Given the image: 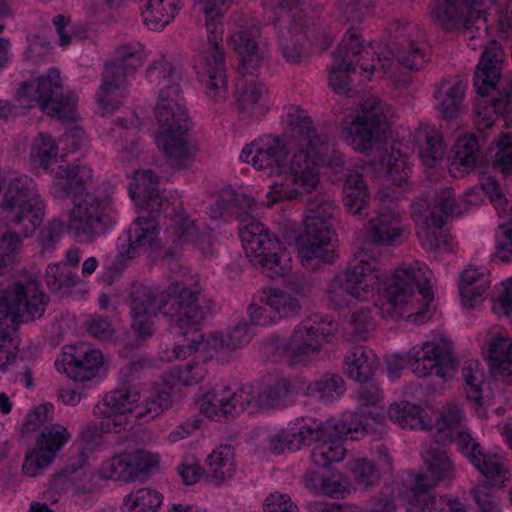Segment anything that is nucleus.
I'll return each instance as SVG.
<instances>
[{
    "label": "nucleus",
    "mask_w": 512,
    "mask_h": 512,
    "mask_svg": "<svg viewBox=\"0 0 512 512\" xmlns=\"http://www.w3.org/2000/svg\"><path fill=\"white\" fill-rule=\"evenodd\" d=\"M199 292L190 290L182 280H174L162 293L157 294L152 288L138 284L131 291V327L139 339L145 340L153 334L152 318L159 311L170 319L179 333L189 339L190 350L201 351L204 359H215L225 364L233 359V352L227 343L223 331H215L206 337L199 332V326L205 312L198 305Z\"/></svg>",
    "instance_id": "nucleus-1"
},
{
    "label": "nucleus",
    "mask_w": 512,
    "mask_h": 512,
    "mask_svg": "<svg viewBox=\"0 0 512 512\" xmlns=\"http://www.w3.org/2000/svg\"><path fill=\"white\" fill-rule=\"evenodd\" d=\"M277 33L279 49L286 61L298 64L308 58V44L327 48L332 36L316 15L306 13L307 0H262Z\"/></svg>",
    "instance_id": "nucleus-2"
},
{
    "label": "nucleus",
    "mask_w": 512,
    "mask_h": 512,
    "mask_svg": "<svg viewBox=\"0 0 512 512\" xmlns=\"http://www.w3.org/2000/svg\"><path fill=\"white\" fill-rule=\"evenodd\" d=\"M48 297L36 281H17L0 291V367L16 359L18 325L42 317Z\"/></svg>",
    "instance_id": "nucleus-3"
},
{
    "label": "nucleus",
    "mask_w": 512,
    "mask_h": 512,
    "mask_svg": "<svg viewBox=\"0 0 512 512\" xmlns=\"http://www.w3.org/2000/svg\"><path fill=\"white\" fill-rule=\"evenodd\" d=\"M260 31L256 26L240 28L234 32L228 44L239 57L238 71L241 77L236 83L235 97L241 113L247 116H263L268 111L264 84L254 79V71L264 58L263 47L257 38Z\"/></svg>",
    "instance_id": "nucleus-4"
},
{
    "label": "nucleus",
    "mask_w": 512,
    "mask_h": 512,
    "mask_svg": "<svg viewBox=\"0 0 512 512\" xmlns=\"http://www.w3.org/2000/svg\"><path fill=\"white\" fill-rule=\"evenodd\" d=\"M234 0H197L194 11L203 15L207 32V47L202 51L203 65L198 78L205 93L214 101L224 99L227 94L226 63L223 47V15L225 4Z\"/></svg>",
    "instance_id": "nucleus-5"
},
{
    "label": "nucleus",
    "mask_w": 512,
    "mask_h": 512,
    "mask_svg": "<svg viewBox=\"0 0 512 512\" xmlns=\"http://www.w3.org/2000/svg\"><path fill=\"white\" fill-rule=\"evenodd\" d=\"M376 0H338L335 5L338 17L344 23L352 26L361 23L369 14L370 8ZM357 32L350 27L343 36L338 49L333 53V64L329 72V84L338 94H348L351 91L349 73L353 69V60L349 59L350 52L353 56L360 53Z\"/></svg>",
    "instance_id": "nucleus-6"
},
{
    "label": "nucleus",
    "mask_w": 512,
    "mask_h": 512,
    "mask_svg": "<svg viewBox=\"0 0 512 512\" xmlns=\"http://www.w3.org/2000/svg\"><path fill=\"white\" fill-rule=\"evenodd\" d=\"M432 271L422 262L414 261L408 266L397 268L388 278L380 296L377 309L383 318L397 319L402 316L405 307L415 290L418 289L427 302L433 300L430 280Z\"/></svg>",
    "instance_id": "nucleus-7"
},
{
    "label": "nucleus",
    "mask_w": 512,
    "mask_h": 512,
    "mask_svg": "<svg viewBox=\"0 0 512 512\" xmlns=\"http://www.w3.org/2000/svg\"><path fill=\"white\" fill-rule=\"evenodd\" d=\"M143 46L123 44L114 51V58L104 62L98 87V115L113 114L123 103L127 79L142 65Z\"/></svg>",
    "instance_id": "nucleus-8"
},
{
    "label": "nucleus",
    "mask_w": 512,
    "mask_h": 512,
    "mask_svg": "<svg viewBox=\"0 0 512 512\" xmlns=\"http://www.w3.org/2000/svg\"><path fill=\"white\" fill-rule=\"evenodd\" d=\"M409 364L417 377L434 375L440 378L450 376L458 366L452 342L445 337L415 345L405 356H392L387 361L389 377L396 379Z\"/></svg>",
    "instance_id": "nucleus-9"
},
{
    "label": "nucleus",
    "mask_w": 512,
    "mask_h": 512,
    "mask_svg": "<svg viewBox=\"0 0 512 512\" xmlns=\"http://www.w3.org/2000/svg\"><path fill=\"white\" fill-rule=\"evenodd\" d=\"M15 98L22 108L39 105L44 113L60 120L70 117L74 105L73 99L64 93L57 68H50L46 75L23 82Z\"/></svg>",
    "instance_id": "nucleus-10"
},
{
    "label": "nucleus",
    "mask_w": 512,
    "mask_h": 512,
    "mask_svg": "<svg viewBox=\"0 0 512 512\" xmlns=\"http://www.w3.org/2000/svg\"><path fill=\"white\" fill-rule=\"evenodd\" d=\"M503 51L501 46L491 42L482 52L480 60L474 71L473 86L480 96L492 93L490 99L494 113L504 119L505 126H512V93L508 84L500 90L496 85L501 84V70L503 63Z\"/></svg>",
    "instance_id": "nucleus-11"
},
{
    "label": "nucleus",
    "mask_w": 512,
    "mask_h": 512,
    "mask_svg": "<svg viewBox=\"0 0 512 512\" xmlns=\"http://www.w3.org/2000/svg\"><path fill=\"white\" fill-rule=\"evenodd\" d=\"M324 326V319L314 314L297 324L290 336L278 347L284 361L291 367L308 365L329 342L333 323Z\"/></svg>",
    "instance_id": "nucleus-12"
},
{
    "label": "nucleus",
    "mask_w": 512,
    "mask_h": 512,
    "mask_svg": "<svg viewBox=\"0 0 512 512\" xmlns=\"http://www.w3.org/2000/svg\"><path fill=\"white\" fill-rule=\"evenodd\" d=\"M238 230L246 256L267 277H281L290 272V259L281 252V242L274 233L264 226H239Z\"/></svg>",
    "instance_id": "nucleus-13"
},
{
    "label": "nucleus",
    "mask_w": 512,
    "mask_h": 512,
    "mask_svg": "<svg viewBox=\"0 0 512 512\" xmlns=\"http://www.w3.org/2000/svg\"><path fill=\"white\" fill-rule=\"evenodd\" d=\"M45 205L35 192L27 176L11 178L0 202V224H40L44 220Z\"/></svg>",
    "instance_id": "nucleus-14"
},
{
    "label": "nucleus",
    "mask_w": 512,
    "mask_h": 512,
    "mask_svg": "<svg viewBox=\"0 0 512 512\" xmlns=\"http://www.w3.org/2000/svg\"><path fill=\"white\" fill-rule=\"evenodd\" d=\"M300 231L287 233L289 244L294 242L304 267L315 269L320 264L330 265L338 259L336 231L332 226H301Z\"/></svg>",
    "instance_id": "nucleus-15"
},
{
    "label": "nucleus",
    "mask_w": 512,
    "mask_h": 512,
    "mask_svg": "<svg viewBox=\"0 0 512 512\" xmlns=\"http://www.w3.org/2000/svg\"><path fill=\"white\" fill-rule=\"evenodd\" d=\"M257 408L256 387L250 383L236 391H231L227 386H216L204 394L200 403V411L216 421H229L245 410L254 412Z\"/></svg>",
    "instance_id": "nucleus-16"
},
{
    "label": "nucleus",
    "mask_w": 512,
    "mask_h": 512,
    "mask_svg": "<svg viewBox=\"0 0 512 512\" xmlns=\"http://www.w3.org/2000/svg\"><path fill=\"white\" fill-rule=\"evenodd\" d=\"M58 169L64 181L56 185H63V189H55L54 195L62 198L74 194V208L70 211L69 224H93L96 214V195L83 193L86 182L92 179V169L80 165L66 167L60 165Z\"/></svg>",
    "instance_id": "nucleus-17"
},
{
    "label": "nucleus",
    "mask_w": 512,
    "mask_h": 512,
    "mask_svg": "<svg viewBox=\"0 0 512 512\" xmlns=\"http://www.w3.org/2000/svg\"><path fill=\"white\" fill-rule=\"evenodd\" d=\"M388 113L385 102L375 96L366 98L361 104L360 114L346 129L348 143L360 152L371 149L385 132Z\"/></svg>",
    "instance_id": "nucleus-18"
},
{
    "label": "nucleus",
    "mask_w": 512,
    "mask_h": 512,
    "mask_svg": "<svg viewBox=\"0 0 512 512\" xmlns=\"http://www.w3.org/2000/svg\"><path fill=\"white\" fill-rule=\"evenodd\" d=\"M159 226H129L122 235L118 237V254L115 260L106 268L102 274V280L108 285L121 275L127 267L128 262L140 255L148 248L160 247L158 239Z\"/></svg>",
    "instance_id": "nucleus-19"
},
{
    "label": "nucleus",
    "mask_w": 512,
    "mask_h": 512,
    "mask_svg": "<svg viewBox=\"0 0 512 512\" xmlns=\"http://www.w3.org/2000/svg\"><path fill=\"white\" fill-rule=\"evenodd\" d=\"M139 175V180L145 187L143 204L139 205V215L133 224H160L171 221L174 224H187V216L180 204L174 205L159 196L158 177L151 171L145 170Z\"/></svg>",
    "instance_id": "nucleus-20"
},
{
    "label": "nucleus",
    "mask_w": 512,
    "mask_h": 512,
    "mask_svg": "<svg viewBox=\"0 0 512 512\" xmlns=\"http://www.w3.org/2000/svg\"><path fill=\"white\" fill-rule=\"evenodd\" d=\"M292 118V133L305 140L318 157V165L329 167L334 173L343 170L346 163L343 153L335 149L327 134L319 132L305 111L292 107L289 111Z\"/></svg>",
    "instance_id": "nucleus-21"
},
{
    "label": "nucleus",
    "mask_w": 512,
    "mask_h": 512,
    "mask_svg": "<svg viewBox=\"0 0 512 512\" xmlns=\"http://www.w3.org/2000/svg\"><path fill=\"white\" fill-rule=\"evenodd\" d=\"M445 445L434 438L423 454L427 472L417 474L410 488L418 499H427L428 492H432L440 483L450 482L454 478V465Z\"/></svg>",
    "instance_id": "nucleus-22"
},
{
    "label": "nucleus",
    "mask_w": 512,
    "mask_h": 512,
    "mask_svg": "<svg viewBox=\"0 0 512 512\" xmlns=\"http://www.w3.org/2000/svg\"><path fill=\"white\" fill-rule=\"evenodd\" d=\"M240 159L251 163L257 170L267 171L269 175L282 174L288 168V150L285 143L271 135L245 145Z\"/></svg>",
    "instance_id": "nucleus-23"
},
{
    "label": "nucleus",
    "mask_w": 512,
    "mask_h": 512,
    "mask_svg": "<svg viewBox=\"0 0 512 512\" xmlns=\"http://www.w3.org/2000/svg\"><path fill=\"white\" fill-rule=\"evenodd\" d=\"M416 26L411 23H397L389 44L393 58L403 68L418 71L430 61L428 45L413 38Z\"/></svg>",
    "instance_id": "nucleus-24"
},
{
    "label": "nucleus",
    "mask_w": 512,
    "mask_h": 512,
    "mask_svg": "<svg viewBox=\"0 0 512 512\" xmlns=\"http://www.w3.org/2000/svg\"><path fill=\"white\" fill-rule=\"evenodd\" d=\"M55 368L74 381H91L96 377V346L87 341L65 345L61 359L55 361Z\"/></svg>",
    "instance_id": "nucleus-25"
},
{
    "label": "nucleus",
    "mask_w": 512,
    "mask_h": 512,
    "mask_svg": "<svg viewBox=\"0 0 512 512\" xmlns=\"http://www.w3.org/2000/svg\"><path fill=\"white\" fill-rule=\"evenodd\" d=\"M168 88L159 93L155 108L160 125V131L156 136L185 135L190 128V122L184 106L180 103L182 91L176 86Z\"/></svg>",
    "instance_id": "nucleus-26"
},
{
    "label": "nucleus",
    "mask_w": 512,
    "mask_h": 512,
    "mask_svg": "<svg viewBox=\"0 0 512 512\" xmlns=\"http://www.w3.org/2000/svg\"><path fill=\"white\" fill-rule=\"evenodd\" d=\"M378 264V259L367 248L357 245L343 277L347 294L356 299H365L369 287L366 278L378 270Z\"/></svg>",
    "instance_id": "nucleus-27"
},
{
    "label": "nucleus",
    "mask_w": 512,
    "mask_h": 512,
    "mask_svg": "<svg viewBox=\"0 0 512 512\" xmlns=\"http://www.w3.org/2000/svg\"><path fill=\"white\" fill-rule=\"evenodd\" d=\"M459 451L494 484L498 485L507 480L509 471L504 461L498 455L485 454L481 445L471 435L460 436Z\"/></svg>",
    "instance_id": "nucleus-28"
},
{
    "label": "nucleus",
    "mask_w": 512,
    "mask_h": 512,
    "mask_svg": "<svg viewBox=\"0 0 512 512\" xmlns=\"http://www.w3.org/2000/svg\"><path fill=\"white\" fill-rule=\"evenodd\" d=\"M75 444L78 446L79 453L69 458L62 472L53 477L50 484L51 490H64L61 485L66 484L67 480L76 479L78 472L89 464V455L96 450V426L93 423L85 425Z\"/></svg>",
    "instance_id": "nucleus-29"
},
{
    "label": "nucleus",
    "mask_w": 512,
    "mask_h": 512,
    "mask_svg": "<svg viewBox=\"0 0 512 512\" xmlns=\"http://www.w3.org/2000/svg\"><path fill=\"white\" fill-rule=\"evenodd\" d=\"M258 204L247 195H238L234 201L218 198L210 207V218L213 221L221 219L224 222L237 221L240 223L250 221V224H261Z\"/></svg>",
    "instance_id": "nucleus-30"
},
{
    "label": "nucleus",
    "mask_w": 512,
    "mask_h": 512,
    "mask_svg": "<svg viewBox=\"0 0 512 512\" xmlns=\"http://www.w3.org/2000/svg\"><path fill=\"white\" fill-rule=\"evenodd\" d=\"M480 194L478 189L467 191L460 201L455 198V191L451 187H443L435 191V204L431 208L429 224H446L454 217L466 212L469 204H476Z\"/></svg>",
    "instance_id": "nucleus-31"
},
{
    "label": "nucleus",
    "mask_w": 512,
    "mask_h": 512,
    "mask_svg": "<svg viewBox=\"0 0 512 512\" xmlns=\"http://www.w3.org/2000/svg\"><path fill=\"white\" fill-rule=\"evenodd\" d=\"M467 82L459 75L443 80L434 93L441 118L454 120L461 112Z\"/></svg>",
    "instance_id": "nucleus-32"
},
{
    "label": "nucleus",
    "mask_w": 512,
    "mask_h": 512,
    "mask_svg": "<svg viewBox=\"0 0 512 512\" xmlns=\"http://www.w3.org/2000/svg\"><path fill=\"white\" fill-rule=\"evenodd\" d=\"M288 117L290 118L289 124H291L292 118L289 115ZM290 127L292 128V125ZM291 137L299 142L301 146H305V149L301 148L294 153L290 163H288L287 170H289L291 175L297 176L299 180H302L301 185L306 193H311L319 182L318 175L315 172V167L318 165V157L305 140L294 136L292 132Z\"/></svg>",
    "instance_id": "nucleus-33"
},
{
    "label": "nucleus",
    "mask_w": 512,
    "mask_h": 512,
    "mask_svg": "<svg viewBox=\"0 0 512 512\" xmlns=\"http://www.w3.org/2000/svg\"><path fill=\"white\" fill-rule=\"evenodd\" d=\"M376 355L366 346L351 347L343 359L344 371L350 379L366 382L374 374Z\"/></svg>",
    "instance_id": "nucleus-34"
},
{
    "label": "nucleus",
    "mask_w": 512,
    "mask_h": 512,
    "mask_svg": "<svg viewBox=\"0 0 512 512\" xmlns=\"http://www.w3.org/2000/svg\"><path fill=\"white\" fill-rule=\"evenodd\" d=\"M486 272V269L483 267L476 268L471 266L462 272L459 290L464 305L475 307L482 302V296L490 285Z\"/></svg>",
    "instance_id": "nucleus-35"
},
{
    "label": "nucleus",
    "mask_w": 512,
    "mask_h": 512,
    "mask_svg": "<svg viewBox=\"0 0 512 512\" xmlns=\"http://www.w3.org/2000/svg\"><path fill=\"white\" fill-rule=\"evenodd\" d=\"M182 6V0H148L142 10L144 24L150 30H162L172 22Z\"/></svg>",
    "instance_id": "nucleus-36"
},
{
    "label": "nucleus",
    "mask_w": 512,
    "mask_h": 512,
    "mask_svg": "<svg viewBox=\"0 0 512 512\" xmlns=\"http://www.w3.org/2000/svg\"><path fill=\"white\" fill-rule=\"evenodd\" d=\"M184 136H156L158 148L164 152L169 165L176 169L188 168L194 161V152Z\"/></svg>",
    "instance_id": "nucleus-37"
},
{
    "label": "nucleus",
    "mask_w": 512,
    "mask_h": 512,
    "mask_svg": "<svg viewBox=\"0 0 512 512\" xmlns=\"http://www.w3.org/2000/svg\"><path fill=\"white\" fill-rule=\"evenodd\" d=\"M214 230L210 226H167L166 233L172 242L189 244L203 252H208L215 241Z\"/></svg>",
    "instance_id": "nucleus-38"
},
{
    "label": "nucleus",
    "mask_w": 512,
    "mask_h": 512,
    "mask_svg": "<svg viewBox=\"0 0 512 512\" xmlns=\"http://www.w3.org/2000/svg\"><path fill=\"white\" fill-rule=\"evenodd\" d=\"M464 419L463 411L459 406L449 405L442 416L436 420L434 438L442 441L443 444L454 441L459 448L460 436L471 435L462 425Z\"/></svg>",
    "instance_id": "nucleus-39"
},
{
    "label": "nucleus",
    "mask_w": 512,
    "mask_h": 512,
    "mask_svg": "<svg viewBox=\"0 0 512 512\" xmlns=\"http://www.w3.org/2000/svg\"><path fill=\"white\" fill-rule=\"evenodd\" d=\"M235 454L230 445H220L206 459L205 472L215 484L230 479L235 472Z\"/></svg>",
    "instance_id": "nucleus-40"
},
{
    "label": "nucleus",
    "mask_w": 512,
    "mask_h": 512,
    "mask_svg": "<svg viewBox=\"0 0 512 512\" xmlns=\"http://www.w3.org/2000/svg\"><path fill=\"white\" fill-rule=\"evenodd\" d=\"M100 474L105 479L124 482L142 478L137 468L134 452L118 454L104 461L100 468Z\"/></svg>",
    "instance_id": "nucleus-41"
},
{
    "label": "nucleus",
    "mask_w": 512,
    "mask_h": 512,
    "mask_svg": "<svg viewBox=\"0 0 512 512\" xmlns=\"http://www.w3.org/2000/svg\"><path fill=\"white\" fill-rule=\"evenodd\" d=\"M146 77L151 84L162 85L160 93L163 90H168L170 86L181 89L183 71L179 64L161 56L148 66Z\"/></svg>",
    "instance_id": "nucleus-42"
},
{
    "label": "nucleus",
    "mask_w": 512,
    "mask_h": 512,
    "mask_svg": "<svg viewBox=\"0 0 512 512\" xmlns=\"http://www.w3.org/2000/svg\"><path fill=\"white\" fill-rule=\"evenodd\" d=\"M343 193V201L347 212L352 215H359L364 209L369 196L363 175L358 171H350L345 176Z\"/></svg>",
    "instance_id": "nucleus-43"
},
{
    "label": "nucleus",
    "mask_w": 512,
    "mask_h": 512,
    "mask_svg": "<svg viewBox=\"0 0 512 512\" xmlns=\"http://www.w3.org/2000/svg\"><path fill=\"white\" fill-rule=\"evenodd\" d=\"M483 156L477 138L474 135L457 140L452 150V166L469 172L482 164Z\"/></svg>",
    "instance_id": "nucleus-44"
},
{
    "label": "nucleus",
    "mask_w": 512,
    "mask_h": 512,
    "mask_svg": "<svg viewBox=\"0 0 512 512\" xmlns=\"http://www.w3.org/2000/svg\"><path fill=\"white\" fill-rule=\"evenodd\" d=\"M388 417L402 428L426 430L430 424L425 420L424 410L410 402L392 403L388 409Z\"/></svg>",
    "instance_id": "nucleus-45"
},
{
    "label": "nucleus",
    "mask_w": 512,
    "mask_h": 512,
    "mask_svg": "<svg viewBox=\"0 0 512 512\" xmlns=\"http://www.w3.org/2000/svg\"><path fill=\"white\" fill-rule=\"evenodd\" d=\"M408 234L405 226H366V231L362 238H358L357 245L365 248L368 244L401 245L407 239Z\"/></svg>",
    "instance_id": "nucleus-46"
},
{
    "label": "nucleus",
    "mask_w": 512,
    "mask_h": 512,
    "mask_svg": "<svg viewBox=\"0 0 512 512\" xmlns=\"http://www.w3.org/2000/svg\"><path fill=\"white\" fill-rule=\"evenodd\" d=\"M72 435L68 429L58 423L44 425L36 439L35 447L55 459L56 454L62 450Z\"/></svg>",
    "instance_id": "nucleus-47"
},
{
    "label": "nucleus",
    "mask_w": 512,
    "mask_h": 512,
    "mask_svg": "<svg viewBox=\"0 0 512 512\" xmlns=\"http://www.w3.org/2000/svg\"><path fill=\"white\" fill-rule=\"evenodd\" d=\"M163 496L155 489L144 487L131 491L122 502L123 512H157Z\"/></svg>",
    "instance_id": "nucleus-48"
},
{
    "label": "nucleus",
    "mask_w": 512,
    "mask_h": 512,
    "mask_svg": "<svg viewBox=\"0 0 512 512\" xmlns=\"http://www.w3.org/2000/svg\"><path fill=\"white\" fill-rule=\"evenodd\" d=\"M34 231L35 226L30 231L25 230L23 235L9 230L0 237V276H5L12 270L22 247V239L32 236Z\"/></svg>",
    "instance_id": "nucleus-49"
},
{
    "label": "nucleus",
    "mask_w": 512,
    "mask_h": 512,
    "mask_svg": "<svg viewBox=\"0 0 512 512\" xmlns=\"http://www.w3.org/2000/svg\"><path fill=\"white\" fill-rule=\"evenodd\" d=\"M298 442L299 449L303 445H310L312 442H319L323 438L332 435V423H323L315 418H302L291 425Z\"/></svg>",
    "instance_id": "nucleus-50"
},
{
    "label": "nucleus",
    "mask_w": 512,
    "mask_h": 512,
    "mask_svg": "<svg viewBox=\"0 0 512 512\" xmlns=\"http://www.w3.org/2000/svg\"><path fill=\"white\" fill-rule=\"evenodd\" d=\"M78 276L66 264L53 263L46 268L44 280L49 291L63 297L71 293Z\"/></svg>",
    "instance_id": "nucleus-51"
},
{
    "label": "nucleus",
    "mask_w": 512,
    "mask_h": 512,
    "mask_svg": "<svg viewBox=\"0 0 512 512\" xmlns=\"http://www.w3.org/2000/svg\"><path fill=\"white\" fill-rule=\"evenodd\" d=\"M487 361L492 374L510 375L512 373V342L508 338L494 339L487 351Z\"/></svg>",
    "instance_id": "nucleus-52"
},
{
    "label": "nucleus",
    "mask_w": 512,
    "mask_h": 512,
    "mask_svg": "<svg viewBox=\"0 0 512 512\" xmlns=\"http://www.w3.org/2000/svg\"><path fill=\"white\" fill-rule=\"evenodd\" d=\"M346 448L333 433L319 441L311 452V460L317 467L325 468L344 459Z\"/></svg>",
    "instance_id": "nucleus-53"
},
{
    "label": "nucleus",
    "mask_w": 512,
    "mask_h": 512,
    "mask_svg": "<svg viewBox=\"0 0 512 512\" xmlns=\"http://www.w3.org/2000/svg\"><path fill=\"white\" fill-rule=\"evenodd\" d=\"M290 382L286 378H277L256 387L258 406L279 407L290 396Z\"/></svg>",
    "instance_id": "nucleus-54"
},
{
    "label": "nucleus",
    "mask_w": 512,
    "mask_h": 512,
    "mask_svg": "<svg viewBox=\"0 0 512 512\" xmlns=\"http://www.w3.org/2000/svg\"><path fill=\"white\" fill-rule=\"evenodd\" d=\"M344 379L338 374H325L319 380L310 383L307 394L324 402H331L344 394Z\"/></svg>",
    "instance_id": "nucleus-55"
},
{
    "label": "nucleus",
    "mask_w": 512,
    "mask_h": 512,
    "mask_svg": "<svg viewBox=\"0 0 512 512\" xmlns=\"http://www.w3.org/2000/svg\"><path fill=\"white\" fill-rule=\"evenodd\" d=\"M421 246L430 252H450L451 235L447 226H419L416 231Z\"/></svg>",
    "instance_id": "nucleus-56"
},
{
    "label": "nucleus",
    "mask_w": 512,
    "mask_h": 512,
    "mask_svg": "<svg viewBox=\"0 0 512 512\" xmlns=\"http://www.w3.org/2000/svg\"><path fill=\"white\" fill-rule=\"evenodd\" d=\"M302 180H299V177L293 176L290 173L285 174L280 181H275L270 186V191L267 194V198L269 199L266 207H270L273 203H276L280 200H290L296 198L299 194H307L301 185ZM263 207L259 209L262 210L265 207V203L262 202Z\"/></svg>",
    "instance_id": "nucleus-57"
},
{
    "label": "nucleus",
    "mask_w": 512,
    "mask_h": 512,
    "mask_svg": "<svg viewBox=\"0 0 512 512\" xmlns=\"http://www.w3.org/2000/svg\"><path fill=\"white\" fill-rule=\"evenodd\" d=\"M484 370L478 360H467L462 368V378L467 399L480 404L482 400V385L484 383Z\"/></svg>",
    "instance_id": "nucleus-58"
},
{
    "label": "nucleus",
    "mask_w": 512,
    "mask_h": 512,
    "mask_svg": "<svg viewBox=\"0 0 512 512\" xmlns=\"http://www.w3.org/2000/svg\"><path fill=\"white\" fill-rule=\"evenodd\" d=\"M491 149V165L493 170L503 176H512V134H503Z\"/></svg>",
    "instance_id": "nucleus-59"
},
{
    "label": "nucleus",
    "mask_w": 512,
    "mask_h": 512,
    "mask_svg": "<svg viewBox=\"0 0 512 512\" xmlns=\"http://www.w3.org/2000/svg\"><path fill=\"white\" fill-rule=\"evenodd\" d=\"M266 292L270 299V307L274 309L279 320L291 318L299 314L301 304L298 297L287 291L275 288H270Z\"/></svg>",
    "instance_id": "nucleus-60"
},
{
    "label": "nucleus",
    "mask_w": 512,
    "mask_h": 512,
    "mask_svg": "<svg viewBox=\"0 0 512 512\" xmlns=\"http://www.w3.org/2000/svg\"><path fill=\"white\" fill-rule=\"evenodd\" d=\"M172 404L173 398L169 391L157 390L151 393L141 405L136 407V417L152 420L171 408Z\"/></svg>",
    "instance_id": "nucleus-61"
},
{
    "label": "nucleus",
    "mask_w": 512,
    "mask_h": 512,
    "mask_svg": "<svg viewBox=\"0 0 512 512\" xmlns=\"http://www.w3.org/2000/svg\"><path fill=\"white\" fill-rule=\"evenodd\" d=\"M353 479L358 488L367 490L380 481V472L372 461L355 458L348 462Z\"/></svg>",
    "instance_id": "nucleus-62"
},
{
    "label": "nucleus",
    "mask_w": 512,
    "mask_h": 512,
    "mask_svg": "<svg viewBox=\"0 0 512 512\" xmlns=\"http://www.w3.org/2000/svg\"><path fill=\"white\" fill-rule=\"evenodd\" d=\"M332 433L342 441L343 438L359 439L366 433L362 416L354 412L343 413L341 418L332 423Z\"/></svg>",
    "instance_id": "nucleus-63"
},
{
    "label": "nucleus",
    "mask_w": 512,
    "mask_h": 512,
    "mask_svg": "<svg viewBox=\"0 0 512 512\" xmlns=\"http://www.w3.org/2000/svg\"><path fill=\"white\" fill-rule=\"evenodd\" d=\"M57 154V146L52 137L40 133L32 144L30 156L35 164L47 169L56 161Z\"/></svg>",
    "instance_id": "nucleus-64"
}]
</instances>
